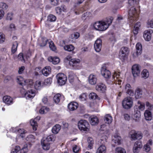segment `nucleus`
Here are the masks:
<instances>
[{"instance_id": "nucleus-62", "label": "nucleus", "mask_w": 153, "mask_h": 153, "mask_svg": "<svg viewBox=\"0 0 153 153\" xmlns=\"http://www.w3.org/2000/svg\"><path fill=\"white\" fill-rule=\"evenodd\" d=\"M71 57L70 55L67 56L64 59V62H67L68 61H70V59H71Z\"/></svg>"}, {"instance_id": "nucleus-56", "label": "nucleus", "mask_w": 153, "mask_h": 153, "mask_svg": "<svg viewBox=\"0 0 153 153\" xmlns=\"http://www.w3.org/2000/svg\"><path fill=\"white\" fill-rule=\"evenodd\" d=\"M140 149L136 147V146H134L133 148V152L134 153H138L139 152Z\"/></svg>"}, {"instance_id": "nucleus-60", "label": "nucleus", "mask_w": 153, "mask_h": 153, "mask_svg": "<svg viewBox=\"0 0 153 153\" xmlns=\"http://www.w3.org/2000/svg\"><path fill=\"white\" fill-rule=\"evenodd\" d=\"M120 76V75L119 74H117L116 72L112 76L114 80H115V78L116 79H118V78Z\"/></svg>"}, {"instance_id": "nucleus-45", "label": "nucleus", "mask_w": 153, "mask_h": 153, "mask_svg": "<svg viewBox=\"0 0 153 153\" xmlns=\"http://www.w3.org/2000/svg\"><path fill=\"white\" fill-rule=\"evenodd\" d=\"M134 146L141 149L143 146V144L141 141H137L134 143Z\"/></svg>"}, {"instance_id": "nucleus-41", "label": "nucleus", "mask_w": 153, "mask_h": 153, "mask_svg": "<svg viewBox=\"0 0 153 153\" xmlns=\"http://www.w3.org/2000/svg\"><path fill=\"white\" fill-rule=\"evenodd\" d=\"M149 75L148 71L146 69L143 70L142 72V77L145 78H147Z\"/></svg>"}, {"instance_id": "nucleus-32", "label": "nucleus", "mask_w": 153, "mask_h": 153, "mask_svg": "<svg viewBox=\"0 0 153 153\" xmlns=\"http://www.w3.org/2000/svg\"><path fill=\"white\" fill-rule=\"evenodd\" d=\"M89 98L92 100L97 99L100 100V98L97 95L94 93H91L89 95Z\"/></svg>"}, {"instance_id": "nucleus-50", "label": "nucleus", "mask_w": 153, "mask_h": 153, "mask_svg": "<svg viewBox=\"0 0 153 153\" xmlns=\"http://www.w3.org/2000/svg\"><path fill=\"white\" fill-rule=\"evenodd\" d=\"M79 33L77 32H74L71 35V36L73 38H74L76 39H78L79 37Z\"/></svg>"}, {"instance_id": "nucleus-20", "label": "nucleus", "mask_w": 153, "mask_h": 153, "mask_svg": "<svg viewBox=\"0 0 153 153\" xmlns=\"http://www.w3.org/2000/svg\"><path fill=\"white\" fill-rule=\"evenodd\" d=\"M125 90L126 91L127 94L130 96H133L134 95V92L131 89V87L130 85L129 84H126L125 86Z\"/></svg>"}, {"instance_id": "nucleus-25", "label": "nucleus", "mask_w": 153, "mask_h": 153, "mask_svg": "<svg viewBox=\"0 0 153 153\" xmlns=\"http://www.w3.org/2000/svg\"><path fill=\"white\" fill-rule=\"evenodd\" d=\"M51 69L50 66H46L42 70L43 74L46 76L48 75L51 73Z\"/></svg>"}, {"instance_id": "nucleus-44", "label": "nucleus", "mask_w": 153, "mask_h": 153, "mask_svg": "<svg viewBox=\"0 0 153 153\" xmlns=\"http://www.w3.org/2000/svg\"><path fill=\"white\" fill-rule=\"evenodd\" d=\"M137 114H134L133 116V119L135 122H139L141 117V114L139 113Z\"/></svg>"}, {"instance_id": "nucleus-34", "label": "nucleus", "mask_w": 153, "mask_h": 153, "mask_svg": "<svg viewBox=\"0 0 153 153\" xmlns=\"http://www.w3.org/2000/svg\"><path fill=\"white\" fill-rule=\"evenodd\" d=\"M61 94H58L55 95L53 97V100L54 102L57 104L60 102Z\"/></svg>"}, {"instance_id": "nucleus-36", "label": "nucleus", "mask_w": 153, "mask_h": 153, "mask_svg": "<svg viewBox=\"0 0 153 153\" xmlns=\"http://www.w3.org/2000/svg\"><path fill=\"white\" fill-rule=\"evenodd\" d=\"M74 48L72 45H66L64 47V49L68 51H73Z\"/></svg>"}, {"instance_id": "nucleus-7", "label": "nucleus", "mask_w": 153, "mask_h": 153, "mask_svg": "<svg viewBox=\"0 0 153 153\" xmlns=\"http://www.w3.org/2000/svg\"><path fill=\"white\" fill-rule=\"evenodd\" d=\"M57 82L60 85H64L67 80L66 76L62 73L58 74L56 76Z\"/></svg>"}, {"instance_id": "nucleus-13", "label": "nucleus", "mask_w": 153, "mask_h": 153, "mask_svg": "<svg viewBox=\"0 0 153 153\" xmlns=\"http://www.w3.org/2000/svg\"><path fill=\"white\" fill-rule=\"evenodd\" d=\"M101 74L105 78H109L111 76L110 72L106 69L105 66H103L102 68Z\"/></svg>"}, {"instance_id": "nucleus-52", "label": "nucleus", "mask_w": 153, "mask_h": 153, "mask_svg": "<svg viewBox=\"0 0 153 153\" xmlns=\"http://www.w3.org/2000/svg\"><path fill=\"white\" fill-rule=\"evenodd\" d=\"M146 106L147 107L148 109L150 110L153 109V105H152L149 102H146Z\"/></svg>"}, {"instance_id": "nucleus-39", "label": "nucleus", "mask_w": 153, "mask_h": 153, "mask_svg": "<svg viewBox=\"0 0 153 153\" xmlns=\"http://www.w3.org/2000/svg\"><path fill=\"white\" fill-rule=\"evenodd\" d=\"M42 86L41 82L40 81H36L34 85V87L37 90L39 89Z\"/></svg>"}, {"instance_id": "nucleus-53", "label": "nucleus", "mask_w": 153, "mask_h": 153, "mask_svg": "<svg viewBox=\"0 0 153 153\" xmlns=\"http://www.w3.org/2000/svg\"><path fill=\"white\" fill-rule=\"evenodd\" d=\"M5 40L4 35L2 33H0V43H3Z\"/></svg>"}, {"instance_id": "nucleus-2", "label": "nucleus", "mask_w": 153, "mask_h": 153, "mask_svg": "<svg viewBox=\"0 0 153 153\" xmlns=\"http://www.w3.org/2000/svg\"><path fill=\"white\" fill-rule=\"evenodd\" d=\"M55 140V137L54 135H51L46 138H44L41 140V144L43 149L45 150H48L50 148V141H54Z\"/></svg>"}, {"instance_id": "nucleus-35", "label": "nucleus", "mask_w": 153, "mask_h": 153, "mask_svg": "<svg viewBox=\"0 0 153 153\" xmlns=\"http://www.w3.org/2000/svg\"><path fill=\"white\" fill-rule=\"evenodd\" d=\"M56 19V16L52 14H51L48 16L47 20L50 22H53L55 21Z\"/></svg>"}, {"instance_id": "nucleus-40", "label": "nucleus", "mask_w": 153, "mask_h": 153, "mask_svg": "<svg viewBox=\"0 0 153 153\" xmlns=\"http://www.w3.org/2000/svg\"><path fill=\"white\" fill-rule=\"evenodd\" d=\"M100 27V28H102L100 31L105 30L108 28L107 25H105V23L104 22H101Z\"/></svg>"}, {"instance_id": "nucleus-6", "label": "nucleus", "mask_w": 153, "mask_h": 153, "mask_svg": "<svg viewBox=\"0 0 153 153\" xmlns=\"http://www.w3.org/2000/svg\"><path fill=\"white\" fill-rule=\"evenodd\" d=\"M132 103V99L131 97H126L123 101V107L125 109H128L131 107Z\"/></svg>"}, {"instance_id": "nucleus-37", "label": "nucleus", "mask_w": 153, "mask_h": 153, "mask_svg": "<svg viewBox=\"0 0 153 153\" xmlns=\"http://www.w3.org/2000/svg\"><path fill=\"white\" fill-rule=\"evenodd\" d=\"M100 22H101L100 21L99 22H96L94 23V27L96 30L100 31V30L102 29V28H100Z\"/></svg>"}, {"instance_id": "nucleus-46", "label": "nucleus", "mask_w": 153, "mask_h": 153, "mask_svg": "<svg viewBox=\"0 0 153 153\" xmlns=\"http://www.w3.org/2000/svg\"><path fill=\"white\" fill-rule=\"evenodd\" d=\"M116 153H126V151L121 147H117L116 149Z\"/></svg>"}, {"instance_id": "nucleus-31", "label": "nucleus", "mask_w": 153, "mask_h": 153, "mask_svg": "<svg viewBox=\"0 0 153 153\" xmlns=\"http://www.w3.org/2000/svg\"><path fill=\"white\" fill-rule=\"evenodd\" d=\"M18 44L16 41L13 42L11 48V52L13 54L17 50Z\"/></svg>"}, {"instance_id": "nucleus-33", "label": "nucleus", "mask_w": 153, "mask_h": 153, "mask_svg": "<svg viewBox=\"0 0 153 153\" xmlns=\"http://www.w3.org/2000/svg\"><path fill=\"white\" fill-rule=\"evenodd\" d=\"M49 109L47 107L43 106L40 109L39 112L41 114H44L46 113L49 111Z\"/></svg>"}, {"instance_id": "nucleus-43", "label": "nucleus", "mask_w": 153, "mask_h": 153, "mask_svg": "<svg viewBox=\"0 0 153 153\" xmlns=\"http://www.w3.org/2000/svg\"><path fill=\"white\" fill-rule=\"evenodd\" d=\"M49 47L51 50L52 51H55L56 49V47L53 42L52 41H51L49 42Z\"/></svg>"}, {"instance_id": "nucleus-27", "label": "nucleus", "mask_w": 153, "mask_h": 153, "mask_svg": "<svg viewBox=\"0 0 153 153\" xmlns=\"http://www.w3.org/2000/svg\"><path fill=\"white\" fill-rule=\"evenodd\" d=\"M38 119V120L40 119V117H37L34 120H30V123L31 126L33 127V129L36 131V126H37V123L36 121L35 120Z\"/></svg>"}, {"instance_id": "nucleus-21", "label": "nucleus", "mask_w": 153, "mask_h": 153, "mask_svg": "<svg viewBox=\"0 0 153 153\" xmlns=\"http://www.w3.org/2000/svg\"><path fill=\"white\" fill-rule=\"evenodd\" d=\"M35 93L33 90L28 91L26 92L25 94V97L27 99L32 98L35 96Z\"/></svg>"}, {"instance_id": "nucleus-54", "label": "nucleus", "mask_w": 153, "mask_h": 153, "mask_svg": "<svg viewBox=\"0 0 153 153\" xmlns=\"http://www.w3.org/2000/svg\"><path fill=\"white\" fill-rule=\"evenodd\" d=\"M143 149L146 152H148L150 150V147L149 146L148 144V143H147L144 146Z\"/></svg>"}, {"instance_id": "nucleus-14", "label": "nucleus", "mask_w": 153, "mask_h": 153, "mask_svg": "<svg viewBox=\"0 0 153 153\" xmlns=\"http://www.w3.org/2000/svg\"><path fill=\"white\" fill-rule=\"evenodd\" d=\"M153 33V31L151 29L146 30L144 32L143 36L145 40L149 41L151 38V34Z\"/></svg>"}, {"instance_id": "nucleus-19", "label": "nucleus", "mask_w": 153, "mask_h": 153, "mask_svg": "<svg viewBox=\"0 0 153 153\" xmlns=\"http://www.w3.org/2000/svg\"><path fill=\"white\" fill-rule=\"evenodd\" d=\"M78 106V104L76 102H71L68 105V108L70 111H73L76 110Z\"/></svg>"}, {"instance_id": "nucleus-42", "label": "nucleus", "mask_w": 153, "mask_h": 153, "mask_svg": "<svg viewBox=\"0 0 153 153\" xmlns=\"http://www.w3.org/2000/svg\"><path fill=\"white\" fill-rule=\"evenodd\" d=\"M8 8V5L6 3L3 2H0V8L2 9V10H6Z\"/></svg>"}, {"instance_id": "nucleus-24", "label": "nucleus", "mask_w": 153, "mask_h": 153, "mask_svg": "<svg viewBox=\"0 0 153 153\" xmlns=\"http://www.w3.org/2000/svg\"><path fill=\"white\" fill-rule=\"evenodd\" d=\"M3 101L5 103L10 105L13 103V99L9 96H6L3 97Z\"/></svg>"}, {"instance_id": "nucleus-10", "label": "nucleus", "mask_w": 153, "mask_h": 153, "mask_svg": "<svg viewBox=\"0 0 153 153\" xmlns=\"http://www.w3.org/2000/svg\"><path fill=\"white\" fill-rule=\"evenodd\" d=\"M139 65L135 64L132 66L131 70L132 72L133 76L136 77L139 76L140 72Z\"/></svg>"}, {"instance_id": "nucleus-3", "label": "nucleus", "mask_w": 153, "mask_h": 153, "mask_svg": "<svg viewBox=\"0 0 153 153\" xmlns=\"http://www.w3.org/2000/svg\"><path fill=\"white\" fill-rule=\"evenodd\" d=\"M102 137L100 140V146L97 149L96 153H105L106 151V147L105 145L107 142L106 138Z\"/></svg>"}, {"instance_id": "nucleus-4", "label": "nucleus", "mask_w": 153, "mask_h": 153, "mask_svg": "<svg viewBox=\"0 0 153 153\" xmlns=\"http://www.w3.org/2000/svg\"><path fill=\"white\" fill-rule=\"evenodd\" d=\"M78 126L79 128L81 131H88L89 129V123L85 120H80L78 123Z\"/></svg>"}, {"instance_id": "nucleus-49", "label": "nucleus", "mask_w": 153, "mask_h": 153, "mask_svg": "<svg viewBox=\"0 0 153 153\" xmlns=\"http://www.w3.org/2000/svg\"><path fill=\"white\" fill-rule=\"evenodd\" d=\"M42 42L40 44V46L44 47L46 45L48 40L46 38H42Z\"/></svg>"}, {"instance_id": "nucleus-28", "label": "nucleus", "mask_w": 153, "mask_h": 153, "mask_svg": "<svg viewBox=\"0 0 153 153\" xmlns=\"http://www.w3.org/2000/svg\"><path fill=\"white\" fill-rule=\"evenodd\" d=\"M144 116L146 120H150L152 118L151 112L149 110H146L144 113Z\"/></svg>"}, {"instance_id": "nucleus-57", "label": "nucleus", "mask_w": 153, "mask_h": 153, "mask_svg": "<svg viewBox=\"0 0 153 153\" xmlns=\"http://www.w3.org/2000/svg\"><path fill=\"white\" fill-rule=\"evenodd\" d=\"M42 102L45 105H48L49 104L47 98L46 97H43L42 100Z\"/></svg>"}, {"instance_id": "nucleus-17", "label": "nucleus", "mask_w": 153, "mask_h": 153, "mask_svg": "<svg viewBox=\"0 0 153 153\" xmlns=\"http://www.w3.org/2000/svg\"><path fill=\"white\" fill-rule=\"evenodd\" d=\"M106 87L105 85L102 83H98L96 86V90L99 92L104 93L106 90Z\"/></svg>"}, {"instance_id": "nucleus-38", "label": "nucleus", "mask_w": 153, "mask_h": 153, "mask_svg": "<svg viewBox=\"0 0 153 153\" xmlns=\"http://www.w3.org/2000/svg\"><path fill=\"white\" fill-rule=\"evenodd\" d=\"M87 140L88 143V147L90 149H91L94 143L93 139L92 138L89 137L88 138Z\"/></svg>"}, {"instance_id": "nucleus-63", "label": "nucleus", "mask_w": 153, "mask_h": 153, "mask_svg": "<svg viewBox=\"0 0 153 153\" xmlns=\"http://www.w3.org/2000/svg\"><path fill=\"white\" fill-rule=\"evenodd\" d=\"M148 25L151 28H153V18L148 23Z\"/></svg>"}, {"instance_id": "nucleus-22", "label": "nucleus", "mask_w": 153, "mask_h": 153, "mask_svg": "<svg viewBox=\"0 0 153 153\" xmlns=\"http://www.w3.org/2000/svg\"><path fill=\"white\" fill-rule=\"evenodd\" d=\"M48 60L50 62H52L53 64H58L60 62V59L59 58L57 57H52L49 56L48 58Z\"/></svg>"}, {"instance_id": "nucleus-9", "label": "nucleus", "mask_w": 153, "mask_h": 153, "mask_svg": "<svg viewBox=\"0 0 153 153\" xmlns=\"http://www.w3.org/2000/svg\"><path fill=\"white\" fill-rule=\"evenodd\" d=\"M17 82L19 85H28V86L30 87L33 84L32 80L29 81V82L27 80H25L22 77L19 76L17 78Z\"/></svg>"}, {"instance_id": "nucleus-1", "label": "nucleus", "mask_w": 153, "mask_h": 153, "mask_svg": "<svg viewBox=\"0 0 153 153\" xmlns=\"http://www.w3.org/2000/svg\"><path fill=\"white\" fill-rule=\"evenodd\" d=\"M139 1V0H128V4L131 6L128 12L129 21L131 24L135 21L138 17L137 10L135 6L138 4Z\"/></svg>"}, {"instance_id": "nucleus-47", "label": "nucleus", "mask_w": 153, "mask_h": 153, "mask_svg": "<svg viewBox=\"0 0 153 153\" xmlns=\"http://www.w3.org/2000/svg\"><path fill=\"white\" fill-rule=\"evenodd\" d=\"M113 20V18L112 17H111L110 18L107 19L106 21L104 22L105 23V25H107V27L108 28V26L111 24L112 20Z\"/></svg>"}, {"instance_id": "nucleus-58", "label": "nucleus", "mask_w": 153, "mask_h": 153, "mask_svg": "<svg viewBox=\"0 0 153 153\" xmlns=\"http://www.w3.org/2000/svg\"><path fill=\"white\" fill-rule=\"evenodd\" d=\"M18 58L21 61H24L23 54L22 53H20L19 54Z\"/></svg>"}, {"instance_id": "nucleus-12", "label": "nucleus", "mask_w": 153, "mask_h": 153, "mask_svg": "<svg viewBox=\"0 0 153 153\" xmlns=\"http://www.w3.org/2000/svg\"><path fill=\"white\" fill-rule=\"evenodd\" d=\"M136 51L133 54V56L134 58H135L140 55L142 52V46L140 43H138L136 46Z\"/></svg>"}, {"instance_id": "nucleus-61", "label": "nucleus", "mask_w": 153, "mask_h": 153, "mask_svg": "<svg viewBox=\"0 0 153 153\" xmlns=\"http://www.w3.org/2000/svg\"><path fill=\"white\" fill-rule=\"evenodd\" d=\"M51 4L53 6L57 5L58 3V0H51Z\"/></svg>"}, {"instance_id": "nucleus-5", "label": "nucleus", "mask_w": 153, "mask_h": 153, "mask_svg": "<svg viewBox=\"0 0 153 153\" xmlns=\"http://www.w3.org/2000/svg\"><path fill=\"white\" fill-rule=\"evenodd\" d=\"M80 61L78 59H72L69 62V65L74 69H79L81 68Z\"/></svg>"}, {"instance_id": "nucleus-16", "label": "nucleus", "mask_w": 153, "mask_h": 153, "mask_svg": "<svg viewBox=\"0 0 153 153\" xmlns=\"http://www.w3.org/2000/svg\"><path fill=\"white\" fill-rule=\"evenodd\" d=\"M129 50L128 48L126 47H123L120 50V55L123 58L126 57L129 53Z\"/></svg>"}, {"instance_id": "nucleus-18", "label": "nucleus", "mask_w": 153, "mask_h": 153, "mask_svg": "<svg viewBox=\"0 0 153 153\" xmlns=\"http://www.w3.org/2000/svg\"><path fill=\"white\" fill-rule=\"evenodd\" d=\"M89 120L92 125L95 126L97 124L99 123V120L97 117L94 116H92L89 118Z\"/></svg>"}, {"instance_id": "nucleus-51", "label": "nucleus", "mask_w": 153, "mask_h": 153, "mask_svg": "<svg viewBox=\"0 0 153 153\" xmlns=\"http://www.w3.org/2000/svg\"><path fill=\"white\" fill-rule=\"evenodd\" d=\"M20 150V148L19 146H16L14 149H13L11 153H17Z\"/></svg>"}, {"instance_id": "nucleus-23", "label": "nucleus", "mask_w": 153, "mask_h": 153, "mask_svg": "<svg viewBox=\"0 0 153 153\" xmlns=\"http://www.w3.org/2000/svg\"><path fill=\"white\" fill-rule=\"evenodd\" d=\"M143 94V91L142 90L139 88H137L135 90V97L136 99H138L140 98Z\"/></svg>"}, {"instance_id": "nucleus-48", "label": "nucleus", "mask_w": 153, "mask_h": 153, "mask_svg": "<svg viewBox=\"0 0 153 153\" xmlns=\"http://www.w3.org/2000/svg\"><path fill=\"white\" fill-rule=\"evenodd\" d=\"M52 79L51 78H48L45 80L44 84L46 85H49L52 82Z\"/></svg>"}, {"instance_id": "nucleus-29", "label": "nucleus", "mask_w": 153, "mask_h": 153, "mask_svg": "<svg viewBox=\"0 0 153 153\" xmlns=\"http://www.w3.org/2000/svg\"><path fill=\"white\" fill-rule=\"evenodd\" d=\"M61 128V126L59 125L56 124L52 128V132L54 134H56L58 133Z\"/></svg>"}, {"instance_id": "nucleus-8", "label": "nucleus", "mask_w": 153, "mask_h": 153, "mask_svg": "<svg viewBox=\"0 0 153 153\" xmlns=\"http://www.w3.org/2000/svg\"><path fill=\"white\" fill-rule=\"evenodd\" d=\"M130 135L131 139L136 140L137 139H141L143 137V134L140 132H137L134 130L131 131Z\"/></svg>"}, {"instance_id": "nucleus-11", "label": "nucleus", "mask_w": 153, "mask_h": 153, "mask_svg": "<svg viewBox=\"0 0 153 153\" xmlns=\"http://www.w3.org/2000/svg\"><path fill=\"white\" fill-rule=\"evenodd\" d=\"M102 40L100 39H97L95 41L94 47L97 52H99L100 51L102 48Z\"/></svg>"}, {"instance_id": "nucleus-26", "label": "nucleus", "mask_w": 153, "mask_h": 153, "mask_svg": "<svg viewBox=\"0 0 153 153\" xmlns=\"http://www.w3.org/2000/svg\"><path fill=\"white\" fill-rule=\"evenodd\" d=\"M121 137L116 134L113 137L112 141L114 143L119 145L121 143Z\"/></svg>"}, {"instance_id": "nucleus-59", "label": "nucleus", "mask_w": 153, "mask_h": 153, "mask_svg": "<svg viewBox=\"0 0 153 153\" xmlns=\"http://www.w3.org/2000/svg\"><path fill=\"white\" fill-rule=\"evenodd\" d=\"M62 10V8L60 7H57L56 8V13L59 14H60L61 13Z\"/></svg>"}, {"instance_id": "nucleus-15", "label": "nucleus", "mask_w": 153, "mask_h": 153, "mask_svg": "<svg viewBox=\"0 0 153 153\" xmlns=\"http://www.w3.org/2000/svg\"><path fill=\"white\" fill-rule=\"evenodd\" d=\"M88 80L90 84L92 85H95L97 81V76L93 74H91L88 77Z\"/></svg>"}, {"instance_id": "nucleus-30", "label": "nucleus", "mask_w": 153, "mask_h": 153, "mask_svg": "<svg viewBox=\"0 0 153 153\" xmlns=\"http://www.w3.org/2000/svg\"><path fill=\"white\" fill-rule=\"evenodd\" d=\"M112 117L109 114H107L104 117V120L106 123H111L112 121Z\"/></svg>"}, {"instance_id": "nucleus-64", "label": "nucleus", "mask_w": 153, "mask_h": 153, "mask_svg": "<svg viewBox=\"0 0 153 153\" xmlns=\"http://www.w3.org/2000/svg\"><path fill=\"white\" fill-rule=\"evenodd\" d=\"M25 69V67L24 66L21 67L19 68L18 73L19 74H22Z\"/></svg>"}, {"instance_id": "nucleus-55", "label": "nucleus", "mask_w": 153, "mask_h": 153, "mask_svg": "<svg viewBox=\"0 0 153 153\" xmlns=\"http://www.w3.org/2000/svg\"><path fill=\"white\" fill-rule=\"evenodd\" d=\"M13 14L12 13H8L7 14L6 19L8 20H11L12 19Z\"/></svg>"}]
</instances>
